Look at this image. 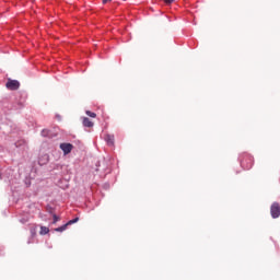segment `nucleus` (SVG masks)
<instances>
[{
	"instance_id": "f257e3e1",
	"label": "nucleus",
	"mask_w": 280,
	"mask_h": 280,
	"mask_svg": "<svg viewBox=\"0 0 280 280\" xmlns=\"http://www.w3.org/2000/svg\"><path fill=\"white\" fill-rule=\"evenodd\" d=\"M270 213H271V218H273L275 220L277 218H279L280 215V205L279 202H273L270 207Z\"/></svg>"
},
{
	"instance_id": "f03ea898",
	"label": "nucleus",
	"mask_w": 280,
	"mask_h": 280,
	"mask_svg": "<svg viewBox=\"0 0 280 280\" xmlns=\"http://www.w3.org/2000/svg\"><path fill=\"white\" fill-rule=\"evenodd\" d=\"M5 86H7V89H9V91H19L21 83L16 80L9 79Z\"/></svg>"
},
{
	"instance_id": "7ed1b4c3",
	"label": "nucleus",
	"mask_w": 280,
	"mask_h": 280,
	"mask_svg": "<svg viewBox=\"0 0 280 280\" xmlns=\"http://www.w3.org/2000/svg\"><path fill=\"white\" fill-rule=\"evenodd\" d=\"M60 150H62L63 154H71V151L73 150V144L71 143H61L60 144Z\"/></svg>"
},
{
	"instance_id": "20e7f679",
	"label": "nucleus",
	"mask_w": 280,
	"mask_h": 280,
	"mask_svg": "<svg viewBox=\"0 0 280 280\" xmlns=\"http://www.w3.org/2000/svg\"><path fill=\"white\" fill-rule=\"evenodd\" d=\"M105 141L108 145H115V136L113 135H106Z\"/></svg>"
},
{
	"instance_id": "39448f33",
	"label": "nucleus",
	"mask_w": 280,
	"mask_h": 280,
	"mask_svg": "<svg viewBox=\"0 0 280 280\" xmlns=\"http://www.w3.org/2000/svg\"><path fill=\"white\" fill-rule=\"evenodd\" d=\"M82 124H83V126H84L85 128H93V126H94L93 121H91V119H89V118H86V117L83 118Z\"/></svg>"
},
{
	"instance_id": "423d86ee",
	"label": "nucleus",
	"mask_w": 280,
	"mask_h": 280,
	"mask_svg": "<svg viewBox=\"0 0 280 280\" xmlns=\"http://www.w3.org/2000/svg\"><path fill=\"white\" fill-rule=\"evenodd\" d=\"M47 233H49V228H47V226H42L39 234H40V235H47Z\"/></svg>"
},
{
	"instance_id": "0eeeda50",
	"label": "nucleus",
	"mask_w": 280,
	"mask_h": 280,
	"mask_svg": "<svg viewBox=\"0 0 280 280\" xmlns=\"http://www.w3.org/2000/svg\"><path fill=\"white\" fill-rule=\"evenodd\" d=\"M67 226H68V224L66 223V224L55 229V231H57L58 233H62V231H67Z\"/></svg>"
},
{
	"instance_id": "6e6552de",
	"label": "nucleus",
	"mask_w": 280,
	"mask_h": 280,
	"mask_svg": "<svg viewBox=\"0 0 280 280\" xmlns=\"http://www.w3.org/2000/svg\"><path fill=\"white\" fill-rule=\"evenodd\" d=\"M79 221H80V218H75V219L68 221L66 224H68V226H71V224H75V222H79Z\"/></svg>"
},
{
	"instance_id": "1a4fd4ad",
	"label": "nucleus",
	"mask_w": 280,
	"mask_h": 280,
	"mask_svg": "<svg viewBox=\"0 0 280 280\" xmlns=\"http://www.w3.org/2000/svg\"><path fill=\"white\" fill-rule=\"evenodd\" d=\"M85 113H86L88 117H92L93 119H95V117H97V114H95L91 110H86Z\"/></svg>"
},
{
	"instance_id": "9d476101",
	"label": "nucleus",
	"mask_w": 280,
	"mask_h": 280,
	"mask_svg": "<svg viewBox=\"0 0 280 280\" xmlns=\"http://www.w3.org/2000/svg\"><path fill=\"white\" fill-rule=\"evenodd\" d=\"M42 137H49V130L47 129L42 130Z\"/></svg>"
},
{
	"instance_id": "9b49d317",
	"label": "nucleus",
	"mask_w": 280,
	"mask_h": 280,
	"mask_svg": "<svg viewBox=\"0 0 280 280\" xmlns=\"http://www.w3.org/2000/svg\"><path fill=\"white\" fill-rule=\"evenodd\" d=\"M176 0H163L166 5H172Z\"/></svg>"
},
{
	"instance_id": "f8f14e48",
	"label": "nucleus",
	"mask_w": 280,
	"mask_h": 280,
	"mask_svg": "<svg viewBox=\"0 0 280 280\" xmlns=\"http://www.w3.org/2000/svg\"><path fill=\"white\" fill-rule=\"evenodd\" d=\"M58 220H59L58 215L54 214V222L52 223L56 224V222H58Z\"/></svg>"
},
{
	"instance_id": "ddd939ff",
	"label": "nucleus",
	"mask_w": 280,
	"mask_h": 280,
	"mask_svg": "<svg viewBox=\"0 0 280 280\" xmlns=\"http://www.w3.org/2000/svg\"><path fill=\"white\" fill-rule=\"evenodd\" d=\"M250 167H253V163H250V164L247 166V170H250Z\"/></svg>"
},
{
	"instance_id": "4468645a",
	"label": "nucleus",
	"mask_w": 280,
	"mask_h": 280,
	"mask_svg": "<svg viewBox=\"0 0 280 280\" xmlns=\"http://www.w3.org/2000/svg\"><path fill=\"white\" fill-rule=\"evenodd\" d=\"M108 1H110V0H103V3H108Z\"/></svg>"
}]
</instances>
